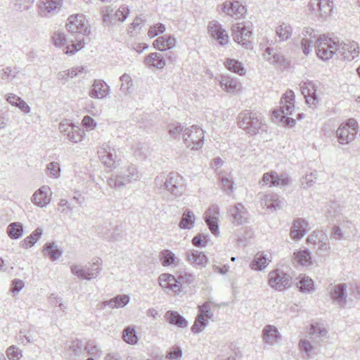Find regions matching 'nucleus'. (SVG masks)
<instances>
[{"mask_svg": "<svg viewBox=\"0 0 360 360\" xmlns=\"http://www.w3.org/2000/svg\"><path fill=\"white\" fill-rule=\"evenodd\" d=\"M319 41V47L321 49L319 54L323 60L331 58L335 53L339 54L342 58L350 61L359 56V51L356 43L340 44L338 41L326 39L324 37Z\"/></svg>", "mask_w": 360, "mask_h": 360, "instance_id": "nucleus-1", "label": "nucleus"}, {"mask_svg": "<svg viewBox=\"0 0 360 360\" xmlns=\"http://www.w3.org/2000/svg\"><path fill=\"white\" fill-rule=\"evenodd\" d=\"M141 177L142 174L137 167L134 165H130L122 167L118 173L112 174L108 179V184L110 188H122L127 184L140 181Z\"/></svg>", "mask_w": 360, "mask_h": 360, "instance_id": "nucleus-2", "label": "nucleus"}, {"mask_svg": "<svg viewBox=\"0 0 360 360\" xmlns=\"http://www.w3.org/2000/svg\"><path fill=\"white\" fill-rule=\"evenodd\" d=\"M155 184L156 188L165 189L174 198L181 195L184 191V179L176 172H171L167 176L165 174L158 176Z\"/></svg>", "mask_w": 360, "mask_h": 360, "instance_id": "nucleus-3", "label": "nucleus"}, {"mask_svg": "<svg viewBox=\"0 0 360 360\" xmlns=\"http://www.w3.org/2000/svg\"><path fill=\"white\" fill-rule=\"evenodd\" d=\"M238 126L250 136L265 131L266 124L260 114L252 112H244L238 116Z\"/></svg>", "mask_w": 360, "mask_h": 360, "instance_id": "nucleus-4", "label": "nucleus"}, {"mask_svg": "<svg viewBox=\"0 0 360 360\" xmlns=\"http://www.w3.org/2000/svg\"><path fill=\"white\" fill-rule=\"evenodd\" d=\"M295 94L292 90H288L281 98L279 110H274L272 115L276 119L281 117V121L285 126L293 127L295 120L286 115H292L294 108Z\"/></svg>", "mask_w": 360, "mask_h": 360, "instance_id": "nucleus-5", "label": "nucleus"}, {"mask_svg": "<svg viewBox=\"0 0 360 360\" xmlns=\"http://www.w3.org/2000/svg\"><path fill=\"white\" fill-rule=\"evenodd\" d=\"M52 42L58 48H63L66 54H74L81 50L84 45V38H75V41L66 37L63 32H55L52 35Z\"/></svg>", "mask_w": 360, "mask_h": 360, "instance_id": "nucleus-6", "label": "nucleus"}, {"mask_svg": "<svg viewBox=\"0 0 360 360\" xmlns=\"http://www.w3.org/2000/svg\"><path fill=\"white\" fill-rule=\"evenodd\" d=\"M204 136V131L196 125H193L184 131L183 139L187 148L198 150L203 146Z\"/></svg>", "mask_w": 360, "mask_h": 360, "instance_id": "nucleus-7", "label": "nucleus"}, {"mask_svg": "<svg viewBox=\"0 0 360 360\" xmlns=\"http://www.w3.org/2000/svg\"><path fill=\"white\" fill-rule=\"evenodd\" d=\"M112 6H105L102 10L103 22L108 26L115 25L116 21L124 22L129 13V7L127 5H122L115 13Z\"/></svg>", "mask_w": 360, "mask_h": 360, "instance_id": "nucleus-8", "label": "nucleus"}, {"mask_svg": "<svg viewBox=\"0 0 360 360\" xmlns=\"http://www.w3.org/2000/svg\"><path fill=\"white\" fill-rule=\"evenodd\" d=\"M269 285L278 291H283L292 285V276L280 269L269 274Z\"/></svg>", "mask_w": 360, "mask_h": 360, "instance_id": "nucleus-9", "label": "nucleus"}, {"mask_svg": "<svg viewBox=\"0 0 360 360\" xmlns=\"http://www.w3.org/2000/svg\"><path fill=\"white\" fill-rule=\"evenodd\" d=\"M357 131V122L353 118L341 124L336 130V136L339 143L341 144L349 143L354 140Z\"/></svg>", "mask_w": 360, "mask_h": 360, "instance_id": "nucleus-10", "label": "nucleus"}, {"mask_svg": "<svg viewBox=\"0 0 360 360\" xmlns=\"http://www.w3.org/2000/svg\"><path fill=\"white\" fill-rule=\"evenodd\" d=\"M302 35L303 38L302 39V47L304 53L305 55H308L311 51V48L314 46L317 56L321 58V56L319 54V49H321V47H319L320 41L319 40L323 37H324L326 39L330 38L325 34H322L318 37L316 32L311 27L306 28L302 32Z\"/></svg>", "mask_w": 360, "mask_h": 360, "instance_id": "nucleus-11", "label": "nucleus"}, {"mask_svg": "<svg viewBox=\"0 0 360 360\" xmlns=\"http://www.w3.org/2000/svg\"><path fill=\"white\" fill-rule=\"evenodd\" d=\"M307 243L319 255L328 252L330 248L327 235L322 231H314L307 238Z\"/></svg>", "mask_w": 360, "mask_h": 360, "instance_id": "nucleus-12", "label": "nucleus"}, {"mask_svg": "<svg viewBox=\"0 0 360 360\" xmlns=\"http://www.w3.org/2000/svg\"><path fill=\"white\" fill-rule=\"evenodd\" d=\"M231 31L233 40L236 42L247 49L252 48V42L250 41L252 31L243 23L233 24L231 27Z\"/></svg>", "mask_w": 360, "mask_h": 360, "instance_id": "nucleus-13", "label": "nucleus"}, {"mask_svg": "<svg viewBox=\"0 0 360 360\" xmlns=\"http://www.w3.org/2000/svg\"><path fill=\"white\" fill-rule=\"evenodd\" d=\"M67 27L70 33L81 34L78 38L90 34V29L86 22L85 17L82 14L71 15L68 18Z\"/></svg>", "mask_w": 360, "mask_h": 360, "instance_id": "nucleus-14", "label": "nucleus"}, {"mask_svg": "<svg viewBox=\"0 0 360 360\" xmlns=\"http://www.w3.org/2000/svg\"><path fill=\"white\" fill-rule=\"evenodd\" d=\"M98 153L101 162L110 169L116 167L117 155L115 149L108 143H103L98 150Z\"/></svg>", "mask_w": 360, "mask_h": 360, "instance_id": "nucleus-15", "label": "nucleus"}, {"mask_svg": "<svg viewBox=\"0 0 360 360\" xmlns=\"http://www.w3.org/2000/svg\"><path fill=\"white\" fill-rule=\"evenodd\" d=\"M219 207L217 205H212L206 210L204 217L205 221L209 229L216 236L219 235Z\"/></svg>", "mask_w": 360, "mask_h": 360, "instance_id": "nucleus-16", "label": "nucleus"}, {"mask_svg": "<svg viewBox=\"0 0 360 360\" xmlns=\"http://www.w3.org/2000/svg\"><path fill=\"white\" fill-rule=\"evenodd\" d=\"M38 6L41 16L51 17L59 13L63 6V0H39Z\"/></svg>", "mask_w": 360, "mask_h": 360, "instance_id": "nucleus-17", "label": "nucleus"}, {"mask_svg": "<svg viewBox=\"0 0 360 360\" xmlns=\"http://www.w3.org/2000/svg\"><path fill=\"white\" fill-rule=\"evenodd\" d=\"M262 182L269 186H284L290 184L291 180L286 173L278 174L271 171L263 174Z\"/></svg>", "mask_w": 360, "mask_h": 360, "instance_id": "nucleus-18", "label": "nucleus"}, {"mask_svg": "<svg viewBox=\"0 0 360 360\" xmlns=\"http://www.w3.org/2000/svg\"><path fill=\"white\" fill-rule=\"evenodd\" d=\"M228 215L231 223L235 225L243 224L248 219V212L245 206L240 202L231 206L228 210Z\"/></svg>", "mask_w": 360, "mask_h": 360, "instance_id": "nucleus-19", "label": "nucleus"}, {"mask_svg": "<svg viewBox=\"0 0 360 360\" xmlns=\"http://www.w3.org/2000/svg\"><path fill=\"white\" fill-rule=\"evenodd\" d=\"M221 11L235 19H240L246 9L238 1H226L221 5Z\"/></svg>", "mask_w": 360, "mask_h": 360, "instance_id": "nucleus-20", "label": "nucleus"}, {"mask_svg": "<svg viewBox=\"0 0 360 360\" xmlns=\"http://www.w3.org/2000/svg\"><path fill=\"white\" fill-rule=\"evenodd\" d=\"M208 32L213 39L218 41L219 44L224 46L228 44L229 37L227 32L217 20H212L209 23Z\"/></svg>", "mask_w": 360, "mask_h": 360, "instance_id": "nucleus-21", "label": "nucleus"}, {"mask_svg": "<svg viewBox=\"0 0 360 360\" xmlns=\"http://www.w3.org/2000/svg\"><path fill=\"white\" fill-rule=\"evenodd\" d=\"M346 283L335 285L330 290V297L333 302L340 307H345L347 304Z\"/></svg>", "mask_w": 360, "mask_h": 360, "instance_id": "nucleus-22", "label": "nucleus"}, {"mask_svg": "<svg viewBox=\"0 0 360 360\" xmlns=\"http://www.w3.org/2000/svg\"><path fill=\"white\" fill-rule=\"evenodd\" d=\"M262 205L271 211H276L281 209L284 200L281 198L277 194L267 193L261 198Z\"/></svg>", "mask_w": 360, "mask_h": 360, "instance_id": "nucleus-23", "label": "nucleus"}, {"mask_svg": "<svg viewBox=\"0 0 360 360\" xmlns=\"http://www.w3.org/2000/svg\"><path fill=\"white\" fill-rule=\"evenodd\" d=\"M300 91L309 105H316L318 103L316 88L311 82H303L300 85Z\"/></svg>", "mask_w": 360, "mask_h": 360, "instance_id": "nucleus-24", "label": "nucleus"}, {"mask_svg": "<svg viewBox=\"0 0 360 360\" xmlns=\"http://www.w3.org/2000/svg\"><path fill=\"white\" fill-rule=\"evenodd\" d=\"M309 231V224L303 219H297L294 221L291 229L290 236L291 238L296 240H300Z\"/></svg>", "mask_w": 360, "mask_h": 360, "instance_id": "nucleus-25", "label": "nucleus"}, {"mask_svg": "<svg viewBox=\"0 0 360 360\" xmlns=\"http://www.w3.org/2000/svg\"><path fill=\"white\" fill-rule=\"evenodd\" d=\"M110 92L109 86L103 80L96 79L92 85L89 96L93 98L102 99Z\"/></svg>", "mask_w": 360, "mask_h": 360, "instance_id": "nucleus-26", "label": "nucleus"}, {"mask_svg": "<svg viewBox=\"0 0 360 360\" xmlns=\"http://www.w3.org/2000/svg\"><path fill=\"white\" fill-rule=\"evenodd\" d=\"M218 180L221 184V188L227 194H231L233 192V177L231 172L221 170L217 172Z\"/></svg>", "mask_w": 360, "mask_h": 360, "instance_id": "nucleus-27", "label": "nucleus"}, {"mask_svg": "<svg viewBox=\"0 0 360 360\" xmlns=\"http://www.w3.org/2000/svg\"><path fill=\"white\" fill-rule=\"evenodd\" d=\"M49 191L50 188L48 186H42L37 190L32 195L33 203L41 207H46L51 201Z\"/></svg>", "mask_w": 360, "mask_h": 360, "instance_id": "nucleus-28", "label": "nucleus"}, {"mask_svg": "<svg viewBox=\"0 0 360 360\" xmlns=\"http://www.w3.org/2000/svg\"><path fill=\"white\" fill-rule=\"evenodd\" d=\"M186 259L194 266L202 269L207 264L206 255L198 250H189L186 253Z\"/></svg>", "mask_w": 360, "mask_h": 360, "instance_id": "nucleus-29", "label": "nucleus"}, {"mask_svg": "<svg viewBox=\"0 0 360 360\" xmlns=\"http://www.w3.org/2000/svg\"><path fill=\"white\" fill-rule=\"evenodd\" d=\"M220 86L229 94H235L240 89V83L236 78L222 75L219 80Z\"/></svg>", "mask_w": 360, "mask_h": 360, "instance_id": "nucleus-30", "label": "nucleus"}, {"mask_svg": "<svg viewBox=\"0 0 360 360\" xmlns=\"http://www.w3.org/2000/svg\"><path fill=\"white\" fill-rule=\"evenodd\" d=\"M176 45V39L170 35H164L157 38L154 42V48L159 51H166L174 47Z\"/></svg>", "mask_w": 360, "mask_h": 360, "instance_id": "nucleus-31", "label": "nucleus"}, {"mask_svg": "<svg viewBox=\"0 0 360 360\" xmlns=\"http://www.w3.org/2000/svg\"><path fill=\"white\" fill-rule=\"evenodd\" d=\"M145 63L150 68L162 69L166 65L165 59L162 53H152L145 58Z\"/></svg>", "mask_w": 360, "mask_h": 360, "instance_id": "nucleus-32", "label": "nucleus"}, {"mask_svg": "<svg viewBox=\"0 0 360 360\" xmlns=\"http://www.w3.org/2000/svg\"><path fill=\"white\" fill-rule=\"evenodd\" d=\"M44 255L49 257L52 261L58 259L63 254L56 242L46 243L43 248Z\"/></svg>", "mask_w": 360, "mask_h": 360, "instance_id": "nucleus-33", "label": "nucleus"}, {"mask_svg": "<svg viewBox=\"0 0 360 360\" xmlns=\"http://www.w3.org/2000/svg\"><path fill=\"white\" fill-rule=\"evenodd\" d=\"M262 334L264 340L269 345H274L280 339L279 333L274 326H266L263 328Z\"/></svg>", "mask_w": 360, "mask_h": 360, "instance_id": "nucleus-34", "label": "nucleus"}, {"mask_svg": "<svg viewBox=\"0 0 360 360\" xmlns=\"http://www.w3.org/2000/svg\"><path fill=\"white\" fill-rule=\"evenodd\" d=\"M165 319L170 324L175 325L179 328H184L188 326V321L177 311H167Z\"/></svg>", "mask_w": 360, "mask_h": 360, "instance_id": "nucleus-35", "label": "nucleus"}, {"mask_svg": "<svg viewBox=\"0 0 360 360\" xmlns=\"http://www.w3.org/2000/svg\"><path fill=\"white\" fill-rule=\"evenodd\" d=\"M195 221L193 212L189 209H186L181 216L179 226L181 229L190 230L194 226Z\"/></svg>", "mask_w": 360, "mask_h": 360, "instance_id": "nucleus-36", "label": "nucleus"}, {"mask_svg": "<svg viewBox=\"0 0 360 360\" xmlns=\"http://www.w3.org/2000/svg\"><path fill=\"white\" fill-rule=\"evenodd\" d=\"M293 259L297 264L302 266H309L312 263L311 252L306 248L294 252Z\"/></svg>", "mask_w": 360, "mask_h": 360, "instance_id": "nucleus-37", "label": "nucleus"}, {"mask_svg": "<svg viewBox=\"0 0 360 360\" xmlns=\"http://www.w3.org/2000/svg\"><path fill=\"white\" fill-rule=\"evenodd\" d=\"M224 65L226 68L234 73L238 74L241 76L245 75L246 70L243 63L238 60L227 58L224 61Z\"/></svg>", "mask_w": 360, "mask_h": 360, "instance_id": "nucleus-38", "label": "nucleus"}, {"mask_svg": "<svg viewBox=\"0 0 360 360\" xmlns=\"http://www.w3.org/2000/svg\"><path fill=\"white\" fill-rule=\"evenodd\" d=\"M264 58L274 65H282L283 56L273 48L267 47L264 53Z\"/></svg>", "mask_w": 360, "mask_h": 360, "instance_id": "nucleus-39", "label": "nucleus"}, {"mask_svg": "<svg viewBox=\"0 0 360 360\" xmlns=\"http://www.w3.org/2000/svg\"><path fill=\"white\" fill-rule=\"evenodd\" d=\"M42 233L43 230L41 228L36 229L29 236L21 241L20 246L25 249L33 246L41 238Z\"/></svg>", "mask_w": 360, "mask_h": 360, "instance_id": "nucleus-40", "label": "nucleus"}, {"mask_svg": "<svg viewBox=\"0 0 360 360\" xmlns=\"http://www.w3.org/2000/svg\"><path fill=\"white\" fill-rule=\"evenodd\" d=\"M24 227L20 222L11 223L7 228V234L11 238L17 240L20 238L23 233Z\"/></svg>", "mask_w": 360, "mask_h": 360, "instance_id": "nucleus-41", "label": "nucleus"}, {"mask_svg": "<svg viewBox=\"0 0 360 360\" xmlns=\"http://www.w3.org/2000/svg\"><path fill=\"white\" fill-rule=\"evenodd\" d=\"M86 266L88 281L97 278L102 271V261L100 259H96L89 266Z\"/></svg>", "mask_w": 360, "mask_h": 360, "instance_id": "nucleus-42", "label": "nucleus"}, {"mask_svg": "<svg viewBox=\"0 0 360 360\" xmlns=\"http://www.w3.org/2000/svg\"><path fill=\"white\" fill-rule=\"evenodd\" d=\"M276 35L280 39V41H286L292 35V27L285 22H283L276 28Z\"/></svg>", "mask_w": 360, "mask_h": 360, "instance_id": "nucleus-43", "label": "nucleus"}, {"mask_svg": "<svg viewBox=\"0 0 360 360\" xmlns=\"http://www.w3.org/2000/svg\"><path fill=\"white\" fill-rule=\"evenodd\" d=\"M268 264L266 255L263 253H257L250 264L253 270L261 271Z\"/></svg>", "mask_w": 360, "mask_h": 360, "instance_id": "nucleus-44", "label": "nucleus"}, {"mask_svg": "<svg viewBox=\"0 0 360 360\" xmlns=\"http://www.w3.org/2000/svg\"><path fill=\"white\" fill-rule=\"evenodd\" d=\"M299 289L303 293H310L314 290V281L308 276L302 277L299 281Z\"/></svg>", "mask_w": 360, "mask_h": 360, "instance_id": "nucleus-45", "label": "nucleus"}, {"mask_svg": "<svg viewBox=\"0 0 360 360\" xmlns=\"http://www.w3.org/2000/svg\"><path fill=\"white\" fill-rule=\"evenodd\" d=\"M319 11L322 18H326L330 15L333 9V0H320Z\"/></svg>", "mask_w": 360, "mask_h": 360, "instance_id": "nucleus-46", "label": "nucleus"}, {"mask_svg": "<svg viewBox=\"0 0 360 360\" xmlns=\"http://www.w3.org/2000/svg\"><path fill=\"white\" fill-rule=\"evenodd\" d=\"M66 136L70 141L77 143L84 139V132L79 126L75 125L74 129L70 131Z\"/></svg>", "mask_w": 360, "mask_h": 360, "instance_id": "nucleus-47", "label": "nucleus"}, {"mask_svg": "<svg viewBox=\"0 0 360 360\" xmlns=\"http://www.w3.org/2000/svg\"><path fill=\"white\" fill-rule=\"evenodd\" d=\"M123 340L128 344L134 345L138 342V338L134 328L128 326L125 328L122 333Z\"/></svg>", "mask_w": 360, "mask_h": 360, "instance_id": "nucleus-48", "label": "nucleus"}, {"mask_svg": "<svg viewBox=\"0 0 360 360\" xmlns=\"http://www.w3.org/2000/svg\"><path fill=\"white\" fill-rule=\"evenodd\" d=\"M122 84L120 85V91L122 94L127 95L130 93V89L133 85L132 79L128 74L122 75L120 78Z\"/></svg>", "mask_w": 360, "mask_h": 360, "instance_id": "nucleus-49", "label": "nucleus"}, {"mask_svg": "<svg viewBox=\"0 0 360 360\" xmlns=\"http://www.w3.org/2000/svg\"><path fill=\"white\" fill-rule=\"evenodd\" d=\"M176 259L174 254L169 250H164L161 252L160 260L164 266L174 264Z\"/></svg>", "mask_w": 360, "mask_h": 360, "instance_id": "nucleus-50", "label": "nucleus"}, {"mask_svg": "<svg viewBox=\"0 0 360 360\" xmlns=\"http://www.w3.org/2000/svg\"><path fill=\"white\" fill-rule=\"evenodd\" d=\"M169 283H168V290H171L176 295H179L182 291V286L180 281L178 280V277L176 278L174 276L169 274Z\"/></svg>", "mask_w": 360, "mask_h": 360, "instance_id": "nucleus-51", "label": "nucleus"}, {"mask_svg": "<svg viewBox=\"0 0 360 360\" xmlns=\"http://www.w3.org/2000/svg\"><path fill=\"white\" fill-rule=\"evenodd\" d=\"M178 280L180 281V283L190 285L193 283L195 281V276L191 273H188L186 271H178Z\"/></svg>", "mask_w": 360, "mask_h": 360, "instance_id": "nucleus-52", "label": "nucleus"}, {"mask_svg": "<svg viewBox=\"0 0 360 360\" xmlns=\"http://www.w3.org/2000/svg\"><path fill=\"white\" fill-rule=\"evenodd\" d=\"M86 266L75 264L71 266V272L73 275L77 276L79 278L87 280L89 276L87 275Z\"/></svg>", "mask_w": 360, "mask_h": 360, "instance_id": "nucleus-53", "label": "nucleus"}, {"mask_svg": "<svg viewBox=\"0 0 360 360\" xmlns=\"http://www.w3.org/2000/svg\"><path fill=\"white\" fill-rule=\"evenodd\" d=\"M207 323L202 315H198L193 325L191 327V331L194 333H199L206 326Z\"/></svg>", "mask_w": 360, "mask_h": 360, "instance_id": "nucleus-54", "label": "nucleus"}, {"mask_svg": "<svg viewBox=\"0 0 360 360\" xmlns=\"http://www.w3.org/2000/svg\"><path fill=\"white\" fill-rule=\"evenodd\" d=\"M6 354L10 360H19L22 356V351L15 345L7 349Z\"/></svg>", "mask_w": 360, "mask_h": 360, "instance_id": "nucleus-55", "label": "nucleus"}, {"mask_svg": "<svg viewBox=\"0 0 360 360\" xmlns=\"http://www.w3.org/2000/svg\"><path fill=\"white\" fill-rule=\"evenodd\" d=\"M209 241L208 236L199 233L193 237L192 243L196 247H206Z\"/></svg>", "mask_w": 360, "mask_h": 360, "instance_id": "nucleus-56", "label": "nucleus"}, {"mask_svg": "<svg viewBox=\"0 0 360 360\" xmlns=\"http://www.w3.org/2000/svg\"><path fill=\"white\" fill-rule=\"evenodd\" d=\"M165 30V25L162 23H158L150 27L148 31V35L150 38L155 37L159 34L163 33Z\"/></svg>", "mask_w": 360, "mask_h": 360, "instance_id": "nucleus-57", "label": "nucleus"}, {"mask_svg": "<svg viewBox=\"0 0 360 360\" xmlns=\"http://www.w3.org/2000/svg\"><path fill=\"white\" fill-rule=\"evenodd\" d=\"M316 179V172H311L310 174H306L301 181L302 186L304 188L309 187L315 183Z\"/></svg>", "mask_w": 360, "mask_h": 360, "instance_id": "nucleus-58", "label": "nucleus"}, {"mask_svg": "<svg viewBox=\"0 0 360 360\" xmlns=\"http://www.w3.org/2000/svg\"><path fill=\"white\" fill-rule=\"evenodd\" d=\"M114 306L120 308L126 306L129 302V297L127 295H120L114 297Z\"/></svg>", "mask_w": 360, "mask_h": 360, "instance_id": "nucleus-59", "label": "nucleus"}, {"mask_svg": "<svg viewBox=\"0 0 360 360\" xmlns=\"http://www.w3.org/2000/svg\"><path fill=\"white\" fill-rule=\"evenodd\" d=\"M169 134L174 138H176L183 131L184 127L180 123L172 124L168 126Z\"/></svg>", "mask_w": 360, "mask_h": 360, "instance_id": "nucleus-60", "label": "nucleus"}, {"mask_svg": "<svg viewBox=\"0 0 360 360\" xmlns=\"http://www.w3.org/2000/svg\"><path fill=\"white\" fill-rule=\"evenodd\" d=\"M58 210L61 213L68 214L73 210V207L65 199H61L58 205Z\"/></svg>", "mask_w": 360, "mask_h": 360, "instance_id": "nucleus-61", "label": "nucleus"}, {"mask_svg": "<svg viewBox=\"0 0 360 360\" xmlns=\"http://www.w3.org/2000/svg\"><path fill=\"white\" fill-rule=\"evenodd\" d=\"M309 333L312 335L325 337L328 331L326 328L321 327L319 324L312 325L310 328Z\"/></svg>", "mask_w": 360, "mask_h": 360, "instance_id": "nucleus-62", "label": "nucleus"}, {"mask_svg": "<svg viewBox=\"0 0 360 360\" xmlns=\"http://www.w3.org/2000/svg\"><path fill=\"white\" fill-rule=\"evenodd\" d=\"M75 126V124L73 123L70 122L68 120H63L60 122L58 128L60 131L66 136L70 131L74 129Z\"/></svg>", "mask_w": 360, "mask_h": 360, "instance_id": "nucleus-63", "label": "nucleus"}, {"mask_svg": "<svg viewBox=\"0 0 360 360\" xmlns=\"http://www.w3.org/2000/svg\"><path fill=\"white\" fill-rule=\"evenodd\" d=\"M182 356V351L179 347H174L167 352L166 358L169 360H180Z\"/></svg>", "mask_w": 360, "mask_h": 360, "instance_id": "nucleus-64", "label": "nucleus"}]
</instances>
